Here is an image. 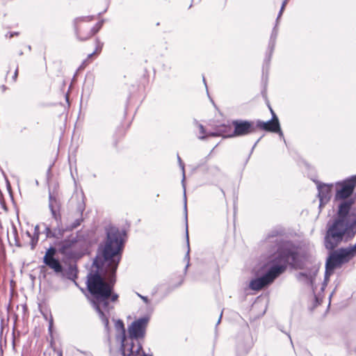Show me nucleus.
Here are the masks:
<instances>
[{
  "label": "nucleus",
  "instance_id": "nucleus-1",
  "mask_svg": "<svg viewBox=\"0 0 356 356\" xmlns=\"http://www.w3.org/2000/svg\"><path fill=\"white\" fill-rule=\"evenodd\" d=\"M106 239L102 251V257L97 256L93 261L96 272H90L87 276V288L92 296V304L107 332L109 331L110 312L113 309L112 302L119 298L113 291L115 275L123 249L124 231L109 225L106 227Z\"/></svg>",
  "mask_w": 356,
  "mask_h": 356
},
{
  "label": "nucleus",
  "instance_id": "nucleus-2",
  "mask_svg": "<svg viewBox=\"0 0 356 356\" xmlns=\"http://www.w3.org/2000/svg\"><path fill=\"white\" fill-rule=\"evenodd\" d=\"M283 230L273 229L270 230L262 242V246L270 254V260L264 266L266 270L259 277L252 280L249 287L254 291H259L272 284L282 274L287 265H297L298 253L289 242L283 239Z\"/></svg>",
  "mask_w": 356,
  "mask_h": 356
},
{
  "label": "nucleus",
  "instance_id": "nucleus-3",
  "mask_svg": "<svg viewBox=\"0 0 356 356\" xmlns=\"http://www.w3.org/2000/svg\"><path fill=\"white\" fill-rule=\"evenodd\" d=\"M149 322L148 317H142L133 321L128 327V335L125 339L127 350L128 348H133L137 352H144L140 340L143 339L146 334V328Z\"/></svg>",
  "mask_w": 356,
  "mask_h": 356
},
{
  "label": "nucleus",
  "instance_id": "nucleus-4",
  "mask_svg": "<svg viewBox=\"0 0 356 356\" xmlns=\"http://www.w3.org/2000/svg\"><path fill=\"white\" fill-rule=\"evenodd\" d=\"M346 232V223L343 219L337 218L332 224H328L324 240L325 248L333 250L343 241Z\"/></svg>",
  "mask_w": 356,
  "mask_h": 356
},
{
  "label": "nucleus",
  "instance_id": "nucleus-5",
  "mask_svg": "<svg viewBox=\"0 0 356 356\" xmlns=\"http://www.w3.org/2000/svg\"><path fill=\"white\" fill-rule=\"evenodd\" d=\"M92 19V16H84L78 17L74 20L75 33L79 40H86L100 30L103 22H99L95 26H90L88 22Z\"/></svg>",
  "mask_w": 356,
  "mask_h": 356
},
{
  "label": "nucleus",
  "instance_id": "nucleus-6",
  "mask_svg": "<svg viewBox=\"0 0 356 356\" xmlns=\"http://www.w3.org/2000/svg\"><path fill=\"white\" fill-rule=\"evenodd\" d=\"M353 257L347 248H340L330 252L325 264V280H327L335 268L348 263Z\"/></svg>",
  "mask_w": 356,
  "mask_h": 356
},
{
  "label": "nucleus",
  "instance_id": "nucleus-7",
  "mask_svg": "<svg viewBox=\"0 0 356 356\" xmlns=\"http://www.w3.org/2000/svg\"><path fill=\"white\" fill-rule=\"evenodd\" d=\"M49 208L51 211L52 218L57 222L58 227L52 230L50 227H47L45 234L47 238H60L63 236L65 230L63 227H60L61 222V215L60 213V203L58 200L49 193Z\"/></svg>",
  "mask_w": 356,
  "mask_h": 356
},
{
  "label": "nucleus",
  "instance_id": "nucleus-8",
  "mask_svg": "<svg viewBox=\"0 0 356 356\" xmlns=\"http://www.w3.org/2000/svg\"><path fill=\"white\" fill-rule=\"evenodd\" d=\"M177 160L179 163V165L182 170V180L181 184L184 188V217L186 221V245H187V252L184 258V260L186 261V265L185 267V272H186L187 268L190 266V245H189V238H188V213H187V198L186 195V186H185V169H184V163L182 162L180 156L177 154Z\"/></svg>",
  "mask_w": 356,
  "mask_h": 356
},
{
  "label": "nucleus",
  "instance_id": "nucleus-9",
  "mask_svg": "<svg viewBox=\"0 0 356 356\" xmlns=\"http://www.w3.org/2000/svg\"><path fill=\"white\" fill-rule=\"evenodd\" d=\"M356 186V175L336 184V200H345L353 193Z\"/></svg>",
  "mask_w": 356,
  "mask_h": 356
},
{
  "label": "nucleus",
  "instance_id": "nucleus-10",
  "mask_svg": "<svg viewBox=\"0 0 356 356\" xmlns=\"http://www.w3.org/2000/svg\"><path fill=\"white\" fill-rule=\"evenodd\" d=\"M257 126L262 130L278 134L280 137L286 143L283 132L280 128L279 119L275 113H273V116L268 121L264 122L258 120L257 122Z\"/></svg>",
  "mask_w": 356,
  "mask_h": 356
},
{
  "label": "nucleus",
  "instance_id": "nucleus-11",
  "mask_svg": "<svg viewBox=\"0 0 356 356\" xmlns=\"http://www.w3.org/2000/svg\"><path fill=\"white\" fill-rule=\"evenodd\" d=\"M234 137L243 136L255 131L254 122L248 120H236L232 122Z\"/></svg>",
  "mask_w": 356,
  "mask_h": 356
},
{
  "label": "nucleus",
  "instance_id": "nucleus-12",
  "mask_svg": "<svg viewBox=\"0 0 356 356\" xmlns=\"http://www.w3.org/2000/svg\"><path fill=\"white\" fill-rule=\"evenodd\" d=\"M332 184H320L318 185V197L320 207L325 204L331 197V188Z\"/></svg>",
  "mask_w": 356,
  "mask_h": 356
},
{
  "label": "nucleus",
  "instance_id": "nucleus-13",
  "mask_svg": "<svg viewBox=\"0 0 356 356\" xmlns=\"http://www.w3.org/2000/svg\"><path fill=\"white\" fill-rule=\"evenodd\" d=\"M125 346V343H122L120 344V347L118 350H111L110 356H152L146 354L145 352H137V350L130 348H128L129 350H127V346Z\"/></svg>",
  "mask_w": 356,
  "mask_h": 356
},
{
  "label": "nucleus",
  "instance_id": "nucleus-14",
  "mask_svg": "<svg viewBox=\"0 0 356 356\" xmlns=\"http://www.w3.org/2000/svg\"><path fill=\"white\" fill-rule=\"evenodd\" d=\"M115 330L116 332L115 339L120 344L125 343L127 339L126 330L123 321L120 319L115 321Z\"/></svg>",
  "mask_w": 356,
  "mask_h": 356
},
{
  "label": "nucleus",
  "instance_id": "nucleus-15",
  "mask_svg": "<svg viewBox=\"0 0 356 356\" xmlns=\"http://www.w3.org/2000/svg\"><path fill=\"white\" fill-rule=\"evenodd\" d=\"M76 242V236L71 235L69 238L59 243V252L63 254H67Z\"/></svg>",
  "mask_w": 356,
  "mask_h": 356
},
{
  "label": "nucleus",
  "instance_id": "nucleus-16",
  "mask_svg": "<svg viewBox=\"0 0 356 356\" xmlns=\"http://www.w3.org/2000/svg\"><path fill=\"white\" fill-rule=\"evenodd\" d=\"M277 36V29L275 26L272 31V33H271V35H270V38L269 40L268 47V50L269 53H268V55L266 56V58H265V63L266 64H268L270 60V58L273 54L275 46Z\"/></svg>",
  "mask_w": 356,
  "mask_h": 356
},
{
  "label": "nucleus",
  "instance_id": "nucleus-17",
  "mask_svg": "<svg viewBox=\"0 0 356 356\" xmlns=\"http://www.w3.org/2000/svg\"><path fill=\"white\" fill-rule=\"evenodd\" d=\"M84 209H85V206L83 204H81L79 206L78 211L80 213V217L75 219L74 220V222H72L71 224L67 225L65 227H63L65 232L72 231L73 229H76L81 225V222L83 221L82 213H83Z\"/></svg>",
  "mask_w": 356,
  "mask_h": 356
},
{
  "label": "nucleus",
  "instance_id": "nucleus-18",
  "mask_svg": "<svg viewBox=\"0 0 356 356\" xmlns=\"http://www.w3.org/2000/svg\"><path fill=\"white\" fill-rule=\"evenodd\" d=\"M353 204V200H347V201H343V202H341L339 207V211H338L339 218H338L343 219L344 220V218L348 214L350 207Z\"/></svg>",
  "mask_w": 356,
  "mask_h": 356
},
{
  "label": "nucleus",
  "instance_id": "nucleus-19",
  "mask_svg": "<svg viewBox=\"0 0 356 356\" xmlns=\"http://www.w3.org/2000/svg\"><path fill=\"white\" fill-rule=\"evenodd\" d=\"M217 128L220 136H222L224 138L234 137V135H232L234 130H232V127L230 124H221L218 126Z\"/></svg>",
  "mask_w": 356,
  "mask_h": 356
},
{
  "label": "nucleus",
  "instance_id": "nucleus-20",
  "mask_svg": "<svg viewBox=\"0 0 356 356\" xmlns=\"http://www.w3.org/2000/svg\"><path fill=\"white\" fill-rule=\"evenodd\" d=\"M43 262L50 268L53 269L55 273H59L63 272V266L58 259L52 258L44 261Z\"/></svg>",
  "mask_w": 356,
  "mask_h": 356
},
{
  "label": "nucleus",
  "instance_id": "nucleus-21",
  "mask_svg": "<svg viewBox=\"0 0 356 356\" xmlns=\"http://www.w3.org/2000/svg\"><path fill=\"white\" fill-rule=\"evenodd\" d=\"M297 278L299 280L305 282L307 284H309L312 287H313L314 281L315 279V273H307L301 272L297 275Z\"/></svg>",
  "mask_w": 356,
  "mask_h": 356
},
{
  "label": "nucleus",
  "instance_id": "nucleus-22",
  "mask_svg": "<svg viewBox=\"0 0 356 356\" xmlns=\"http://www.w3.org/2000/svg\"><path fill=\"white\" fill-rule=\"evenodd\" d=\"M208 175L211 177L214 181H218L222 176V172L218 167L213 165L209 168Z\"/></svg>",
  "mask_w": 356,
  "mask_h": 356
},
{
  "label": "nucleus",
  "instance_id": "nucleus-23",
  "mask_svg": "<svg viewBox=\"0 0 356 356\" xmlns=\"http://www.w3.org/2000/svg\"><path fill=\"white\" fill-rule=\"evenodd\" d=\"M346 234L350 238L353 237L356 234V218L350 224H346Z\"/></svg>",
  "mask_w": 356,
  "mask_h": 356
},
{
  "label": "nucleus",
  "instance_id": "nucleus-24",
  "mask_svg": "<svg viewBox=\"0 0 356 356\" xmlns=\"http://www.w3.org/2000/svg\"><path fill=\"white\" fill-rule=\"evenodd\" d=\"M194 124L198 127L200 130V134L197 136L198 138L200 140L205 139L207 138V134L204 126L202 124L199 123L197 120L194 121Z\"/></svg>",
  "mask_w": 356,
  "mask_h": 356
},
{
  "label": "nucleus",
  "instance_id": "nucleus-25",
  "mask_svg": "<svg viewBox=\"0 0 356 356\" xmlns=\"http://www.w3.org/2000/svg\"><path fill=\"white\" fill-rule=\"evenodd\" d=\"M56 253V249L54 247H50L46 252V254L43 258V261L49 259L55 258L54 256Z\"/></svg>",
  "mask_w": 356,
  "mask_h": 356
},
{
  "label": "nucleus",
  "instance_id": "nucleus-26",
  "mask_svg": "<svg viewBox=\"0 0 356 356\" xmlns=\"http://www.w3.org/2000/svg\"><path fill=\"white\" fill-rule=\"evenodd\" d=\"M26 235L31 238V248L34 250L36 244L38 243L39 236L35 235H31L29 232H26Z\"/></svg>",
  "mask_w": 356,
  "mask_h": 356
},
{
  "label": "nucleus",
  "instance_id": "nucleus-27",
  "mask_svg": "<svg viewBox=\"0 0 356 356\" xmlns=\"http://www.w3.org/2000/svg\"><path fill=\"white\" fill-rule=\"evenodd\" d=\"M67 277L74 280L76 277V270L73 266H70L67 272Z\"/></svg>",
  "mask_w": 356,
  "mask_h": 356
},
{
  "label": "nucleus",
  "instance_id": "nucleus-28",
  "mask_svg": "<svg viewBox=\"0 0 356 356\" xmlns=\"http://www.w3.org/2000/svg\"><path fill=\"white\" fill-rule=\"evenodd\" d=\"M287 1H288V0H284L283 1L282 4V6H281V8H280V10L279 14H278L277 17V22H278V19H280V17L282 16V13H283L284 10V8H285V6H286V5L287 3Z\"/></svg>",
  "mask_w": 356,
  "mask_h": 356
},
{
  "label": "nucleus",
  "instance_id": "nucleus-29",
  "mask_svg": "<svg viewBox=\"0 0 356 356\" xmlns=\"http://www.w3.org/2000/svg\"><path fill=\"white\" fill-rule=\"evenodd\" d=\"M287 1H288V0H284L283 1L282 4V6H281V8H280V10L279 14H278L277 17V22H278V19H280V17L282 16V13H283L284 10V8H285V6H286V5L287 3Z\"/></svg>",
  "mask_w": 356,
  "mask_h": 356
},
{
  "label": "nucleus",
  "instance_id": "nucleus-30",
  "mask_svg": "<svg viewBox=\"0 0 356 356\" xmlns=\"http://www.w3.org/2000/svg\"><path fill=\"white\" fill-rule=\"evenodd\" d=\"M346 248L353 258L356 254V243L354 245L350 246Z\"/></svg>",
  "mask_w": 356,
  "mask_h": 356
},
{
  "label": "nucleus",
  "instance_id": "nucleus-31",
  "mask_svg": "<svg viewBox=\"0 0 356 356\" xmlns=\"http://www.w3.org/2000/svg\"><path fill=\"white\" fill-rule=\"evenodd\" d=\"M207 136H220L218 128L216 129V131L210 132L208 134H207Z\"/></svg>",
  "mask_w": 356,
  "mask_h": 356
},
{
  "label": "nucleus",
  "instance_id": "nucleus-32",
  "mask_svg": "<svg viewBox=\"0 0 356 356\" xmlns=\"http://www.w3.org/2000/svg\"><path fill=\"white\" fill-rule=\"evenodd\" d=\"M17 76H18V67L16 68L15 71V73L13 76V81H17Z\"/></svg>",
  "mask_w": 356,
  "mask_h": 356
},
{
  "label": "nucleus",
  "instance_id": "nucleus-33",
  "mask_svg": "<svg viewBox=\"0 0 356 356\" xmlns=\"http://www.w3.org/2000/svg\"><path fill=\"white\" fill-rule=\"evenodd\" d=\"M137 295L146 303L147 304L149 302V300L147 297L143 296L142 295H140L139 293H137Z\"/></svg>",
  "mask_w": 356,
  "mask_h": 356
},
{
  "label": "nucleus",
  "instance_id": "nucleus-34",
  "mask_svg": "<svg viewBox=\"0 0 356 356\" xmlns=\"http://www.w3.org/2000/svg\"><path fill=\"white\" fill-rule=\"evenodd\" d=\"M40 231H39V226L36 225L34 228V234L33 235L39 236Z\"/></svg>",
  "mask_w": 356,
  "mask_h": 356
},
{
  "label": "nucleus",
  "instance_id": "nucleus-35",
  "mask_svg": "<svg viewBox=\"0 0 356 356\" xmlns=\"http://www.w3.org/2000/svg\"><path fill=\"white\" fill-rule=\"evenodd\" d=\"M53 326V318L51 317L49 320V330L51 332Z\"/></svg>",
  "mask_w": 356,
  "mask_h": 356
},
{
  "label": "nucleus",
  "instance_id": "nucleus-36",
  "mask_svg": "<svg viewBox=\"0 0 356 356\" xmlns=\"http://www.w3.org/2000/svg\"><path fill=\"white\" fill-rule=\"evenodd\" d=\"M87 61H88L87 60H85L82 63V64H81V65L80 66V67H84L87 65Z\"/></svg>",
  "mask_w": 356,
  "mask_h": 356
},
{
  "label": "nucleus",
  "instance_id": "nucleus-37",
  "mask_svg": "<svg viewBox=\"0 0 356 356\" xmlns=\"http://www.w3.org/2000/svg\"><path fill=\"white\" fill-rule=\"evenodd\" d=\"M95 51L92 52V54H88L86 60H88V59L90 58L95 54Z\"/></svg>",
  "mask_w": 356,
  "mask_h": 356
},
{
  "label": "nucleus",
  "instance_id": "nucleus-38",
  "mask_svg": "<svg viewBox=\"0 0 356 356\" xmlns=\"http://www.w3.org/2000/svg\"><path fill=\"white\" fill-rule=\"evenodd\" d=\"M222 316V312H221V314H220L218 321L217 322V325L220 323V322L221 321Z\"/></svg>",
  "mask_w": 356,
  "mask_h": 356
},
{
  "label": "nucleus",
  "instance_id": "nucleus-39",
  "mask_svg": "<svg viewBox=\"0 0 356 356\" xmlns=\"http://www.w3.org/2000/svg\"><path fill=\"white\" fill-rule=\"evenodd\" d=\"M57 355H58V356H63L62 351H61V350H58V351L57 352Z\"/></svg>",
  "mask_w": 356,
  "mask_h": 356
},
{
  "label": "nucleus",
  "instance_id": "nucleus-40",
  "mask_svg": "<svg viewBox=\"0 0 356 356\" xmlns=\"http://www.w3.org/2000/svg\"><path fill=\"white\" fill-rule=\"evenodd\" d=\"M1 88H2V90H3V91H5V90L7 89L6 86H4V85H3V86H1Z\"/></svg>",
  "mask_w": 356,
  "mask_h": 356
},
{
  "label": "nucleus",
  "instance_id": "nucleus-41",
  "mask_svg": "<svg viewBox=\"0 0 356 356\" xmlns=\"http://www.w3.org/2000/svg\"><path fill=\"white\" fill-rule=\"evenodd\" d=\"M270 113L272 114V117L273 116V113H275V112L273 111V110L270 108Z\"/></svg>",
  "mask_w": 356,
  "mask_h": 356
},
{
  "label": "nucleus",
  "instance_id": "nucleus-42",
  "mask_svg": "<svg viewBox=\"0 0 356 356\" xmlns=\"http://www.w3.org/2000/svg\"><path fill=\"white\" fill-rule=\"evenodd\" d=\"M203 81H204V85L207 86V83H206V81H205V78H204V76H203Z\"/></svg>",
  "mask_w": 356,
  "mask_h": 356
},
{
  "label": "nucleus",
  "instance_id": "nucleus-43",
  "mask_svg": "<svg viewBox=\"0 0 356 356\" xmlns=\"http://www.w3.org/2000/svg\"><path fill=\"white\" fill-rule=\"evenodd\" d=\"M259 139L256 142V143H254V145L253 146V148L254 147L255 145H257V143L259 142Z\"/></svg>",
  "mask_w": 356,
  "mask_h": 356
},
{
  "label": "nucleus",
  "instance_id": "nucleus-44",
  "mask_svg": "<svg viewBox=\"0 0 356 356\" xmlns=\"http://www.w3.org/2000/svg\"><path fill=\"white\" fill-rule=\"evenodd\" d=\"M288 336H289V339H290V340H291V342L292 343V340H291V336H290L289 334H288Z\"/></svg>",
  "mask_w": 356,
  "mask_h": 356
}]
</instances>
